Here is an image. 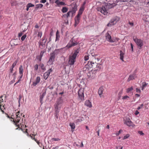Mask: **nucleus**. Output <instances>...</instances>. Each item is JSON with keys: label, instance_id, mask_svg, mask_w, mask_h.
<instances>
[{"label": "nucleus", "instance_id": "59", "mask_svg": "<svg viewBox=\"0 0 149 149\" xmlns=\"http://www.w3.org/2000/svg\"><path fill=\"white\" fill-rule=\"evenodd\" d=\"M15 77L14 78V80H12V81H11L10 82V84H12L13 83L15 82Z\"/></svg>", "mask_w": 149, "mask_h": 149}, {"label": "nucleus", "instance_id": "5", "mask_svg": "<svg viewBox=\"0 0 149 149\" xmlns=\"http://www.w3.org/2000/svg\"><path fill=\"white\" fill-rule=\"evenodd\" d=\"M123 121L124 124L128 126L133 127L135 125L129 117H124L123 118Z\"/></svg>", "mask_w": 149, "mask_h": 149}, {"label": "nucleus", "instance_id": "49", "mask_svg": "<svg viewBox=\"0 0 149 149\" xmlns=\"http://www.w3.org/2000/svg\"><path fill=\"white\" fill-rule=\"evenodd\" d=\"M127 98H130V97L128 96H125L123 97L122 99L123 100H125L127 99Z\"/></svg>", "mask_w": 149, "mask_h": 149}, {"label": "nucleus", "instance_id": "47", "mask_svg": "<svg viewBox=\"0 0 149 149\" xmlns=\"http://www.w3.org/2000/svg\"><path fill=\"white\" fill-rule=\"evenodd\" d=\"M33 140H34V141L37 143L40 146V143L38 141H37L36 139H35V138H33Z\"/></svg>", "mask_w": 149, "mask_h": 149}, {"label": "nucleus", "instance_id": "28", "mask_svg": "<svg viewBox=\"0 0 149 149\" xmlns=\"http://www.w3.org/2000/svg\"><path fill=\"white\" fill-rule=\"evenodd\" d=\"M39 66L40 67L41 69L43 70L44 71H45L46 70V68L44 65L43 64H40L39 65Z\"/></svg>", "mask_w": 149, "mask_h": 149}, {"label": "nucleus", "instance_id": "43", "mask_svg": "<svg viewBox=\"0 0 149 149\" xmlns=\"http://www.w3.org/2000/svg\"><path fill=\"white\" fill-rule=\"evenodd\" d=\"M122 132V130H120L119 131L117 132L116 133V136L118 135H119L120 134L121 132Z\"/></svg>", "mask_w": 149, "mask_h": 149}, {"label": "nucleus", "instance_id": "29", "mask_svg": "<svg viewBox=\"0 0 149 149\" xmlns=\"http://www.w3.org/2000/svg\"><path fill=\"white\" fill-rule=\"evenodd\" d=\"M70 126L71 127V129H74L75 128V124L74 123H70Z\"/></svg>", "mask_w": 149, "mask_h": 149}, {"label": "nucleus", "instance_id": "12", "mask_svg": "<svg viewBox=\"0 0 149 149\" xmlns=\"http://www.w3.org/2000/svg\"><path fill=\"white\" fill-rule=\"evenodd\" d=\"M81 15V13L79 14H78L76 16L74 19L75 20V24L74 26L76 27L77 25H78L79 22V21L80 18V16Z\"/></svg>", "mask_w": 149, "mask_h": 149}, {"label": "nucleus", "instance_id": "40", "mask_svg": "<svg viewBox=\"0 0 149 149\" xmlns=\"http://www.w3.org/2000/svg\"><path fill=\"white\" fill-rule=\"evenodd\" d=\"M2 105H3V108H4V109H5V108L4 107V105H3V104H2V105L0 104V109L1 110V112H2V113H4V111L3 110V109L1 108V106Z\"/></svg>", "mask_w": 149, "mask_h": 149}, {"label": "nucleus", "instance_id": "62", "mask_svg": "<svg viewBox=\"0 0 149 149\" xmlns=\"http://www.w3.org/2000/svg\"><path fill=\"white\" fill-rule=\"evenodd\" d=\"M131 48L132 51V52H133V45L132 43H131Z\"/></svg>", "mask_w": 149, "mask_h": 149}, {"label": "nucleus", "instance_id": "16", "mask_svg": "<svg viewBox=\"0 0 149 149\" xmlns=\"http://www.w3.org/2000/svg\"><path fill=\"white\" fill-rule=\"evenodd\" d=\"M89 64H91V63L88 62V63L84 66V67L83 68V71L84 72L88 71L91 68Z\"/></svg>", "mask_w": 149, "mask_h": 149}, {"label": "nucleus", "instance_id": "45", "mask_svg": "<svg viewBox=\"0 0 149 149\" xmlns=\"http://www.w3.org/2000/svg\"><path fill=\"white\" fill-rule=\"evenodd\" d=\"M84 60L85 61L88 60L89 59V56L88 55H85L84 57Z\"/></svg>", "mask_w": 149, "mask_h": 149}, {"label": "nucleus", "instance_id": "48", "mask_svg": "<svg viewBox=\"0 0 149 149\" xmlns=\"http://www.w3.org/2000/svg\"><path fill=\"white\" fill-rule=\"evenodd\" d=\"M45 51H42L41 52L40 55L39 56H40V57H42L43 56V54L45 53Z\"/></svg>", "mask_w": 149, "mask_h": 149}, {"label": "nucleus", "instance_id": "4", "mask_svg": "<svg viewBox=\"0 0 149 149\" xmlns=\"http://www.w3.org/2000/svg\"><path fill=\"white\" fill-rule=\"evenodd\" d=\"M133 39L139 48L140 49H141L143 45V40L141 39L138 38L136 36L133 37Z\"/></svg>", "mask_w": 149, "mask_h": 149}, {"label": "nucleus", "instance_id": "21", "mask_svg": "<svg viewBox=\"0 0 149 149\" xmlns=\"http://www.w3.org/2000/svg\"><path fill=\"white\" fill-rule=\"evenodd\" d=\"M106 38L109 42H110L112 38L111 36L108 33H107L105 35Z\"/></svg>", "mask_w": 149, "mask_h": 149}, {"label": "nucleus", "instance_id": "51", "mask_svg": "<svg viewBox=\"0 0 149 149\" xmlns=\"http://www.w3.org/2000/svg\"><path fill=\"white\" fill-rule=\"evenodd\" d=\"M52 140H53L54 141H59L60 140V139L59 138H53L52 139Z\"/></svg>", "mask_w": 149, "mask_h": 149}, {"label": "nucleus", "instance_id": "6", "mask_svg": "<svg viewBox=\"0 0 149 149\" xmlns=\"http://www.w3.org/2000/svg\"><path fill=\"white\" fill-rule=\"evenodd\" d=\"M22 113H20L19 111H18L16 113V117L15 121H17L16 123H15V125L17 126L18 127H19V121L21 118V116H22Z\"/></svg>", "mask_w": 149, "mask_h": 149}, {"label": "nucleus", "instance_id": "35", "mask_svg": "<svg viewBox=\"0 0 149 149\" xmlns=\"http://www.w3.org/2000/svg\"><path fill=\"white\" fill-rule=\"evenodd\" d=\"M58 31H57L56 33V39L55 40V41H57L58 40L59 38L60 37V36L59 34H58Z\"/></svg>", "mask_w": 149, "mask_h": 149}, {"label": "nucleus", "instance_id": "23", "mask_svg": "<svg viewBox=\"0 0 149 149\" xmlns=\"http://www.w3.org/2000/svg\"><path fill=\"white\" fill-rule=\"evenodd\" d=\"M103 90V88L102 86L100 87L99 88L98 93L99 95L100 96V97H101V95L102 93Z\"/></svg>", "mask_w": 149, "mask_h": 149}, {"label": "nucleus", "instance_id": "33", "mask_svg": "<svg viewBox=\"0 0 149 149\" xmlns=\"http://www.w3.org/2000/svg\"><path fill=\"white\" fill-rule=\"evenodd\" d=\"M34 70H35L37 71L38 68V64H36L34 66Z\"/></svg>", "mask_w": 149, "mask_h": 149}, {"label": "nucleus", "instance_id": "34", "mask_svg": "<svg viewBox=\"0 0 149 149\" xmlns=\"http://www.w3.org/2000/svg\"><path fill=\"white\" fill-rule=\"evenodd\" d=\"M17 62V60H16L13 63L12 65L11 66V67L13 68L15 67V66L16 65Z\"/></svg>", "mask_w": 149, "mask_h": 149}, {"label": "nucleus", "instance_id": "17", "mask_svg": "<svg viewBox=\"0 0 149 149\" xmlns=\"http://www.w3.org/2000/svg\"><path fill=\"white\" fill-rule=\"evenodd\" d=\"M136 77V74H132L130 75L129 78H128L127 81L129 82L130 81L134 79Z\"/></svg>", "mask_w": 149, "mask_h": 149}, {"label": "nucleus", "instance_id": "57", "mask_svg": "<svg viewBox=\"0 0 149 149\" xmlns=\"http://www.w3.org/2000/svg\"><path fill=\"white\" fill-rule=\"evenodd\" d=\"M122 93V92H120L118 93V97H119V99L120 98V97H121Z\"/></svg>", "mask_w": 149, "mask_h": 149}, {"label": "nucleus", "instance_id": "46", "mask_svg": "<svg viewBox=\"0 0 149 149\" xmlns=\"http://www.w3.org/2000/svg\"><path fill=\"white\" fill-rule=\"evenodd\" d=\"M42 42L44 43V45H45V43L46 42V40L45 39V38L44 37H43L42 38Z\"/></svg>", "mask_w": 149, "mask_h": 149}, {"label": "nucleus", "instance_id": "20", "mask_svg": "<svg viewBox=\"0 0 149 149\" xmlns=\"http://www.w3.org/2000/svg\"><path fill=\"white\" fill-rule=\"evenodd\" d=\"M46 94V92L45 91L44 92H43L42 94L40 95V103H41V104H42L43 103L42 100L43 99L44 97V96Z\"/></svg>", "mask_w": 149, "mask_h": 149}, {"label": "nucleus", "instance_id": "31", "mask_svg": "<svg viewBox=\"0 0 149 149\" xmlns=\"http://www.w3.org/2000/svg\"><path fill=\"white\" fill-rule=\"evenodd\" d=\"M133 87L132 86L130 88H127L126 90V92L127 93H129L131 91L133 90Z\"/></svg>", "mask_w": 149, "mask_h": 149}, {"label": "nucleus", "instance_id": "13", "mask_svg": "<svg viewBox=\"0 0 149 149\" xmlns=\"http://www.w3.org/2000/svg\"><path fill=\"white\" fill-rule=\"evenodd\" d=\"M55 58V56L52 53H51L50 54V57L48 61V63L50 65L52 64L53 62L54 61Z\"/></svg>", "mask_w": 149, "mask_h": 149}, {"label": "nucleus", "instance_id": "52", "mask_svg": "<svg viewBox=\"0 0 149 149\" xmlns=\"http://www.w3.org/2000/svg\"><path fill=\"white\" fill-rule=\"evenodd\" d=\"M42 58V57H40V56H38L36 57L37 59L38 60L40 61H41Z\"/></svg>", "mask_w": 149, "mask_h": 149}, {"label": "nucleus", "instance_id": "39", "mask_svg": "<svg viewBox=\"0 0 149 149\" xmlns=\"http://www.w3.org/2000/svg\"><path fill=\"white\" fill-rule=\"evenodd\" d=\"M26 37V34L22 36L21 38V40L22 41H24Z\"/></svg>", "mask_w": 149, "mask_h": 149}, {"label": "nucleus", "instance_id": "25", "mask_svg": "<svg viewBox=\"0 0 149 149\" xmlns=\"http://www.w3.org/2000/svg\"><path fill=\"white\" fill-rule=\"evenodd\" d=\"M120 59L121 60L123 61H124L123 60V58H124V54L123 52L122 51H120Z\"/></svg>", "mask_w": 149, "mask_h": 149}, {"label": "nucleus", "instance_id": "32", "mask_svg": "<svg viewBox=\"0 0 149 149\" xmlns=\"http://www.w3.org/2000/svg\"><path fill=\"white\" fill-rule=\"evenodd\" d=\"M84 10V7L83 6L81 7L79 9V12L78 14H79L81 13V15L82 14Z\"/></svg>", "mask_w": 149, "mask_h": 149}, {"label": "nucleus", "instance_id": "8", "mask_svg": "<svg viewBox=\"0 0 149 149\" xmlns=\"http://www.w3.org/2000/svg\"><path fill=\"white\" fill-rule=\"evenodd\" d=\"M73 38H72L70 41V42L65 47V49H69L72 47L75 46L77 45L78 43L76 41L74 42Z\"/></svg>", "mask_w": 149, "mask_h": 149}, {"label": "nucleus", "instance_id": "3", "mask_svg": "<svg viewBox=\"0 0 149 149\" xmlns=\"http://www.w3.org/2000/svg\"><path fill=\"white\" fill-rule=\"evenodd\" d=\"M89 63L91 64H89L91 68H93L94 69V70H91L92 73H95L97 71L99 70L102 68V65L101 64H98L95 62H93L92 61H89Z\"/></svg>", "mask_w": 149, "mask_h": 149}, {"label": "nucleus", "instance_id": "11", "mask_svg": "<svg viewBox=\"0 0 149 149\" xmlns=\"http://www.w3.org/2000/svg\"><path fill=\"white\" fill-rule=\"evenodd\" d=\"M78 95L79 98L81 100H84V95L83 90L82 89H80L78 92Z\"/></svg>", "mask_w": 149, "mask_h": 149}, {"label": "nucleus", "instance_id": "58", "mask_svg": "<svg viewBox=\"0 0 149 149\" xmlns=\"http://www.w3.org/2000/svg\"><path fill=\"white\" fill-rule=\"evenodd\" d=\"M138 133L141 135H143L144 134L143 132L142 131H139Z\"/></svg>", "mask_w": 149, "mask_h": 149}, {"label": "nucleus", "instance_id": "18", "mask_svg": "<svg viewBox=\"0 0 149 149\" xmlns=\"http://www.w3.org/2000/svg\"><path fill=\"white\" fill-rule=\"evenodd\" d=\"M55 3L58 6H65V4L64 2L62 1L60 2L58 0H56L55 1Z\"/></svg>", "mask_w": 149, "mask_h": 149}, {"label": "nucleus", "instance_id": "27", "mask_svg": "<svg viewBox=\"0 0 149 149\" xmlns=\"http://www.w3.org/2000/svg\"><path fill=\"white\" fill-rule=\"evenodd\" d=\"M148 84L146 83L145 82H143L142 83V90H143L144 88L146 87L147 85Z\"/></svg>", "mask_w": 149, "mask_h": 149}, {"label": "nucleus", "instance_id": "55", "mask_svg": "<svg viewBox=\"0 0 149 149\" xmlns=\"http://www.w3.org/2000/svg\"><path fill=\"white\" fill-rule=\"evenodd\" d=\"M77 9L76 8H73L72 10V13L73 14L74 13H75V11L77 10Z\"/></svg>", "mask_w": 149, "mask_h": 149}, {"label": "nucleus", "instance_id": "24", "mask_svg": "<svg viewBox=\"0 0 149 149\" xmlns=\"http://www.w3.org/2000/svg\"><path fill=\"white\" fill-rule=\"evenodd\" d=\"M23 68L22 65H20L19 68V74H23Z\"/></svg>", "mask_w": 149, "mask_h": 149}, {"label": "nucleus", "instance_id": "15", "mask_svg": "<svg viewBox=\"0 0 149 149\" xmlns=\"http://www.w3.org/2000/svg\"><path fill=\"white\" fill-rule=\"evenodd\" d=\"M40 78L39 77H37L35 81L33 82L32 85L33 86H36L40 82Z\"/></svg>", "mask_w": 149, "mask_h": 149}, {"label": "nucleus", "instance_id": "19", "mask_svg": "<svg viewBox=\"0 0 149 149\" xmlns=\"http://www.w3.org/2000/svg\"><path fill=\"white\" fill-rule=\"evenodd\" d=\"M84 104L85 105L89 108H91L92 107L91 103L89 100H86Z\"/></svg>", "mask_w": 149, "mask_h": 149}, {"label": "nucleus", "instance_id": "44", "mask_svg": "<svg viewBox=\"0 0 149 149\" xmlns=\"http://www.w3.org/2000/svg\"><path fill=\"white\" fill-rule=\"evenodd\" d=\"M11 121H13L14 124L15 125V123H16L17 122V121H15V120L13 118L11 117Z\"/></svg>", "mask_w": 149, "mask_h": 149}, {"label": "nucleus", "instance_id": "36", "mask_svg": "<svg viewBox=\"0 0 149 149\" xmlns=\"http://www.w3.org/2000/svg\"><path fill=\"white\" fill-rule=\"evenodd\" d=\"M34 6V5L30 3H29L26 6H27V7H28L29 8L30 7H33V6Z\"/></svg>", "mask_w": 149, "mask_h": 149}, {"label": "nucleus", "instance_id": "53", "mask_svg": "<svg viewBox=\"0 0 149 149\" xmlns=\"http://www.w3.org/2000/svg\"><path fill=\"white\" fill-rule=\"evenodd\" d=\"M3 97V95H1L0 97V102H1V103L3 102V99L2 98Z\"/></svg>", "mask_w": 149, "mask_h": 149}, {"label": "nucleus", "instance_id": "26", "mask_svg": "<svg viewBox=\"0 0 149 149\" xmlns=\"http://www.w3.org/2000/svg\"><path fill=\"white\" fill-rule=\"evenodd\" d=\"M119 40V39L118 38H113L111 40L110 42H118Z\"/></svg>", "mask_w": 149, "mask_h": 149}, {"label": "nucleus", "instance_id": "54", "mask_svg": "<svg viewBox=\"0 0 149 149\" xmlns=\"http://www.w3.org/2000/svg\"><path fill=\"white\" fill-rule=\"evenodd\" d=\"M136 91L137 93H141V90L137 88H136Z\"/></svg>", "mask_w": 149, "mask_h": 149}, {"label": "nucleus", "instance_id": "41", "mask_svg": "<svg viewBox=\"0 0 149 149\" xmlns=\"http://www.w3.org/2000/svg\"><path fill=\"white\" fill-rule=\"evenodd\" d=\"M130 136V135L129 134H126V135L125 136H124L123 139H127V138H128Z\"/></svg>", "mask_w": 149, "mask_h": 149}, {"label": "nucleus", "instance_id": "14", "mask_svg": "<svg viewBox=\"0 0 149 149\" xmlns=\"http://www.w3.org/2000/svg\"><path fill=\"white\" fill-rule=\"evenodd\" d=\"M52 69H50L48 70L47 72H45L44 74V78L45 80L47 79L49 76L50 72H52Z\"/></svg>", "mask_w": 149, "mask_h": 149}, {"label": "nucleus", "instance_id": "60", "mask_svg": "<svg viewBox=\"0 0 149 149\" xmlns=\"http://www.w3.org/2000/svg\"><path fill=\"white\" fill-rule=\"evenodd\" d=\"M23 33L22 32H20V33H19L18 34V37H20L22 35H23Z\"/></svg>", "mask_w": 149, "mask_h": 149}, {"label": "nucleus", "instance_id": "37", "mask_svg": "<svg viewBox=\"0 0 149 149\" xmlns=\"http://www.w3.org/2000/svg\"><path fill=\"white\" fill-rule=\"evenodd\" d=\"M42 35V32H38V37H40V38H41V37Z\"/></svg>", "mask_w": 149, "mask_h": 149}, {"label": "nucleus", "instance_id": "56", "mask_svg": "<svg viewBox=\"0 0 149 149\" xmlns=\"http://www.w3.org/2000/svg\"><path fill=\"white\" fill-rule=\"evenodd\" d=\"M30 136L31 137V139H33L34 138H35V135L33 134H31Z\"/></svg>", "mask_w": 149, "mask_h": 149}, {"label": "nucleus", "instance_id": "38", "mask_svg": "<svg viewBox=\"0 0 149 149\" xmlns=\"http://www.w3.org/2000/svg\"><path fill=\"white\" fill-rule=\"evenodd\" d=\"M43 6V5L41 4H39L36 5V8H41Z\"/></svg>", "mask_w": 149, "mask_h": 149}, {"label": "nucleus", "instance_id": "61", "mask_svg": "<svg viewBox=\"0 0 149 149\" xmlns=\"http://www.w3.org/2000/svg\"><path fill=\"white\" fill-rule=\"evenodd\" d=\"M129 24L131 26H133L134 25V23L132 22H129Z\"/></svg>", "mask_w": 149, "mask_h": 149}, {"label": "nucleus", "instance_id": "10", "mask_svg": "<svg viewBox=\"0 0 149 149\" xmlns=\"http://www.w3.org/2000/svg\"><path fill=\"white\" fill-rule=\"evenodd\" d=\"M62 101L61 99L58 100L56 103L54 105V108L56 110H58L61 107V104L62 103Z\"/></svg>", "mask_w": 149, "mask_h": 149}, {"label": "nucleus", "instance_id": "1", "mask_svg": "<svg viewBox=\"0 0 149 149\" xmlns=\"http://www.w3.org/2000/svg\"><path fill=\"white\" fill-rule=\"evenodd\" d=\"M115 6L114 3L110 4L107 3L105 4L102 7H99L97 8V10L100 11L104 15H107L108 13L107 11L109 9L113 8Z\"/></svg>", "mask_w": 149, "mask_h": 149}, {"label": "nucleus", "instance_id": "64", "mask_svg": "<svg viewBox=\"0 0 149 149\" xmlns=\"http://www.w3.org/2000/svg\"><path fill=\"white\" fill-rule=\"evenodd\" d=\"M82 121V120L81 119L79 118L77 119L76 120L77 122H81Z\"/></svg>", "mask_w": 149, "mask_h": 149}, {"label": "nucleus", "instance_id": "7", "mask_svg": "<svg viewBox=\"0 0 149 149\" xmlns=\"http://www.w3.org/2000/svg\"><path fill=\"white\" fill-rule=\"evenodd\" d=\"M120 18L118 17H116L112 19L109 23L107 26H111L116 24L118 21L119 20Z\"/></svg>", "mask_w": 149, "mask_h": 149}, {"label": "nucleus", "instance_id": "22", "mask_svg": "<svg viewBox=\"0 0 149 149\" xmlns=\"http://www.w3.org/2000/svg\"><path fill=\"white\" fill-rule=\"evenodd\" d=\"M106 38L109 42H110L112 38L111 36L108 33H107L105 35Z\"/></svg>", "mask_w": 149, "mask_h": 149}, {"label": "nucleus", "instance_id": "2", "mask_svg": "<svg viewBox=\"0 0 149 149\" xmlns=\"http://www.w3.org/2000/svg\"><path fill=\"white\" fill-rule=\"evenodd\" d=\"M79 52V49H77L74 51L73 54L69 56V58L68 63L70 65H72L74 64L75 61V59L77 56Z\"/></svg>", "mask_w": 149, "mask_h": 149}, {"label": "nucleus", "instance_id": "30", "mask_svg": "<svg viewBox=\"0 0 149 149\" xmlns=\"http://www.w3.org/2000/svg\"><path fill=\"white\" fill-rule=\"evenodd\" d=\"M68 10V8L66 7H63L62 8V11L63 13L66 12Z\"/></svg>", "mask_w": 149, "mask_h": 149}, {"label": "nucleus", "instance_id": "50", "mask_svg": "<svg viewBox=\"0 0 149 149\" xmlns=\"http://www.w3.org/2000/svg\"><path fill=\"white\" fill-rule=\"evenodd\" d=\"M68 15L69 16H70V15L71 14L72 15L73 13H72V11H69L67 13Z\"/></svg>", "mask_w": 149, "mask_h": 149}, {"label": "nucleus", "instance_id": "63", "mask_svg": "<svg viewBox=\"0 0 149 149\" xmlns=\"http://www.w3.org/2000/svg\"><path fill=\"white\" fill-rule=\"evenodd\" d=\"M46 2V0H41L40 1V3H45Z\"/></svg>", "mask_w": 149, "mask_h": 149}, {"label": "nucleus", "instance_id": "9", "mask_svg": "<svg viewBox=\"0 0 149 149\" xmlns=\"http://www.w3.org/2000/svg\"><path fill=\"white\" fill-rule=\"evenodd\" d=\"M65 47L58 49H56L52 53L55 56V55H57L58 54L63 53L65 52Z\"/></svg>", "mask_w": 149, "mask_h": 149}, {"label": "nucleus", "instance_id": "42", "mask_svg": "<svg viewBox=\"0 0 149 149\" xmlns=\"http://www.w3.org/2000/svg\"><path fill=\"white\" fill-rule=\"evenodd\" d=\"M58 113H59V111L58 110H56L55 111V114H56V116L57 118H58Z\"/></svg>", "mask_w": 149, "mask_h": 149}]
</instances>
